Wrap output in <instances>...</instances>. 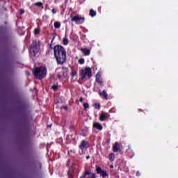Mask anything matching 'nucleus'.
I'll list each match as a JSON object with an SVG mask.
<instances>
[{
    "label": "nucleus",
    "instance_id": "nucleus-1",
    "mask_svg": "<svg viewBox=\"0 0 178 178\" xmlns=\"http://www.w3.org/2000/svg\"><path fill=\"white\" fill-rule=\"evenodd\" d=\"M54 56L58 65H63L66 62V51L62 46L54 47Z\"/></svg>",
    "mask_w": 178,
    "mask_h": 178
},
{
    "label": "nucleus",
    "instance_id": "nucleus-2",
    "mask_svg": "<svg viewBox=\"0 0 178 178\" xmlns=\"http://www.w3.org/2000/svg\"><path fill=\"white\" fill-rule=\"evenodd\" d=\"M33 72L35 79H39V80L44 79L47 76V69L44 67H37Z\"/></svg>",
    "mask_w": 178,
    "mask_h": 178
},
{
    "label": "nucleus",
    "instance_id": "nucleus-3",
    "mask_svg": "<svg viewBox=\"0 0 178 178\" xmlns=\"http://www.w3.org/2000/svg\"><path fill=\"white\" fill-rule=\"evenodd\" d=\"M38 52H40V45L38 44L37 42H34L33 43L31 54L35 56V54H38Z\"/></svg>",
    "mask_w": 178,
    "mask_h": 178
},
{
    "label": "nucleus",
    "instance_id": "nucleus-4",
    "mask_svg": "<svg viewBox=\"0 0 178 178\" xmlns=\"http://www.w3.org/2000/svg\"><path fill=\"white\" fill-rule=\"evenodd\" d=\"M81 76L83 80H84L86 77L90 79V67H87L85 68V70H82L81 72Z\"/></svg>",
    "mask_w": 178,
    "mask_h": 178
},
{
    "label": "nucleus",
    "instance_id": "nucleus-5",
    "mask_svg": "<svg viewBox=\"0 0 178 178\" xmlns=\"http://www.w3.org/2000/svg\"><path fill=\"white\" fill-rule=\"evenodd\" d=\"M72 22H76L77 23V24H79V23H80V22H84V17H81L79 16H74L72 18Z\"/></svg>",
    "mask_w": 178,
    "mask_h": 178
},
{
    "label": "nucleus",
    "instance_id": "nucleus-6",
    "mask_svg": "<svg viewBox=\"0 0 178 178\" xmlns=\"http://www.w3.org/2000/svg\"><path fill=\"white\" fill-rule=\"evenodd\" d=\"M113 149L114 152H118V151H120V148L119 147V143L116 142L113 145Z\"/></svg>",
    "mask_w": 178,
    "mask_h": 178
},
{
    "label": "nucleus",
    "instance_id": "nucleus-7",
    "mask_svg": "<svg viewBox=\"0 0 178 178\" xmlns=\"http://www.w3.org/2000/svg\"><path fill=\"white\" fill-rule=\"evenodd\" d=\"M96 80L97 83H99V84H102L104 81H102V79H101V74L99 72L96 75Z\"/></svg>",
    "mask_w": 178,
    "mask_h": 178
},
{
    "label": "nucleus",
    "instance_id": "nucleus-8",
    "mask_svg": "<svg viewBox=\"0 0 178 178\" xmlns=\"http://www.w3.org/2000/svg\"><path fill=\"white\" fill-rule=\"evenodd\" d=\"M93 127H95V129H97V130H102V125H101V124L98 123V122H95L93 124Z\"/></svg>",
    "mask_w": 178,
    "mask_h": 178
},
{
    "label": "nucleus",
    "instance_id": "nucleus-9",
    "mask_svg": "<svg viewBox=\"0 0 178 178\" xmlns=\"http://www.w3.org/2000/svg\"><path fill=\"white\" fill-rule=\"evenodd\" d=\"M79 147L80 148H88V143L83 140Z\"/></svg>",
    "mask_w": 178,
    "mask_h": 178
},
{
    "label": "nucleus",
    "instance_id": "nucleus-10",
    "mask_svg": "<svg viewBox=\"0 0 178 178\" xmlns=\"http://www.w3.org/2000/svg\"><path fill=\"white\" fill-rule=\"evenodd\" d=\"M105 119H106V115H105V113H102V114L100 115L101 122H104V120H105Z\"/></svg>",
    "mask_w": 178,
    "mask_h": 178
},
{
    "label": "nucleus",
    "instance_id": "nucleus-11",
    "mask_svg": "<svg viewBox=\"0 0 178 178\" xmlns=\"http://www.w3.org/2000/svg\"><path fill=\"white\" fill-rule=\"evenodd\" d=\"M81 178H90V172L86 171L85 174Z\"/></svg>",
    "mask_w": 178,
    "mask_h": 178
},
{
    "label": "nucleus",
    "instance_id": "nucleus-12",
    "mask_svg": "<svg viewBox=\"0 0 178 178\" xmlns=\"http://www.w3.org/2000/svg\"><path fill=\"white\" fill-rule=\"evenodd\" d=\"M81 51L83 52L85 56L90 55V51L87 49H81Z\"/></svg>",
    "mask_w": 178,
    "mask_h": 178
},
{
    "label": "nucleus",
    "instance_id": "nucleus-13",
    "mask_svg": "<svg viewBox=\"0 0 178 178\" xmlns=\"http://www.w3.org/2000/svg\"><path fill=\"white\" fill-rule=\"evenodd\" d=\"M100 95H102L106 99H108V93H106V91L104 90L103 92H100Z\"/></svg>",
    "mask_w": 178,
    "mask_h": 178
},
{
    "label": "nucleus",
    "instance_id": "nucleus-14",
    "mask_svg": "<svg viewBox=\"0 0 178 178\" xmlns=\"http://www.w3.org/2000/svg\"><path fill=\"white\" fill-rule=\"evenodd\" d=\"M109 160L112 161H113L115 160V154L113 153L111 154L108 156Z\"/></svg>",
    "mask_w": 178,
    "mask_h": 178
},
{
    "label": "nucleus",
    "instance_id": "nucleus-15",
    "mask_svg": "<svg viewBox=\"0 0 178 178\" xmlns=\"http://www.w3.org/2000/svg\"><path fill=\"white\" fill-rule=\"evenodd\" d=\"M54 27H55V29H60V22H56L54 23Z\"/></svg>",
    "mask_w": 178,
    "mask_h": 178
},
{
    "label": "nucleus",
    "instance_id": "nucleus-16",
    "mask_svg": "<svg viewBox=\"0 0 178 178\" xmlns=\"http://www.w3.org/2000/svg\"><path fill=\"white\" fill-rule=\"evenodd\" d=\"M90 16L94 17V16H97V12L94 11V10H90Z\"/></svg>",
    "mask_w": 178,
    "mask_h": 178
},
{
    "label": "nucleus",
    "instance_id": "nucleus-17",
    "mask_svg": "<svg viewBox=\"0 0 178 178\" xmlns=\"http://www.w3.org/2000/svg\"><path fill=\"white\" fill-rule=\"evenodd\" d=\"M93 107L95 108V109H100L101 106L99 105V104H93Z\"/></svg>",
    "mask_w": 178,
    "mask_h": 178
},
{
    "label": "nucleus",
    "instance_id": "nucleus-18",
    "mask_svg": "<svg viewBox=\"0 0 178 178\" xmlns=\"http://www.w3.org/2000/svg\"><path fill=\"white\" fill-rule=\"evenodd\" d=\"M67 44H69V40H67V38H65L63 39V44L67 45Z\"/></svg>",
    "mask_w": 178,
    "mask_h": 178
},
{
    "label": "nucleus",
    "instance_id": "nucleus-19",
    "mask_svg": "<svg viewBox=\"0 0 178 178\" xmlns=\"http://www.w3.org/2000/svg\"><path fill=\"white\" fill-rule=\"evenodd\" d=\"M83 108L84 109H88V108H90V105L88 104V103H84L83 104Z\"/></svg>",
    "mask_w": 178,
    "mask_h": 178
},
{
    "label": "nucleus",
    "instance_id": "nucleus-20",
    "mask_svg": "<svg viewBox=\"0 0 178 178\" xmlns=\"http://www.w3.org/2000/svg\"><path fill=\"white\" fill-rule=\"evenodd\" d=\"M37 6H42V9H44V6H42V3L41 2H38V3H35V4Z\"/></svg>",
    "mask_w": 178,
    "mask_h": 178
},
{
    "label": "nucleus",
    "instance_id": "nucleus-21",
    "mask_svg": "<svg viewBox=\"0 0 178 178\" xmlns=\"http://www.w3.org/2000/svg\"><path fill=\"white\" fill-rule=\"evenodd\" d=\"M79 63H80L81 65L84 64V58H80L79 60Z\"/></svg>",
    "mask_w": 178,
    "mask_h": 178
},
{
    "label": "nucleus",
    "instance_id": "nucleus-22",
    "mask_svg": "<svg viewBox=\"0 0 178 178\" xmlns=\"http://www.w3.org/2000/svg\"><path fill=\"white\" fill-rule=\"evenodd\" d=\"M101 176H102V177H106L107 174H106V172L103 171V172H101Z\"/></svg>",
    "mask_w": 178,
    "mask_h": 178
},
{
    "label": "nucleus",
    "instance_id": "nucleus-23",
    "mask_svg": "<svg viewBox=\"0 0 178 178\" xmlns=\"http://www.w3.org/2000/svg\"><path fill=\"white\" fill-rule=\"evenodd\" d=\"M34 34H35V35L40 34V29H35L34 31Z\"/></svg>",
    "mask_w": 178,
    "mask_h": 178
},
{
    "label": "nucleus",
    "instance_id": "nucleus-24",
    "mask_svg": "<svg viewBox=\"0 0 178 178\" xmlns=\"http://www.w3.org/2000/svg\"><path fill=\"white\" fill-rule=\"evenodd\" d=\"M77 74V72L76 71H73L72 73H71V76L72 77H74V76H76Z\"/></svg>",
    "mask_w": 178,
    "mask_h": 178
},
{
    "label": "nucleus",
    "instance_id": "nucleus-25",
    "mask_svg": "<svg viewBox=\"0 0 178 178\" xmlns=\"http://www.w3.org/2000/svg\"><path fill=\"white\" fill-rule=\"evenodd\" d=\"M97 173H102V170L101 169V168H97Z\"/></svg>",
    "mask_w": 178,
    "mask_h": 178
},
{
    "label": "nucleus",
    "instance_id": "nucleus-26",
    "mask_svg": "<svg viewBox=\"0 0 178 178\" xmlns=\"http://www.w3.org/2000/svg\"><path fill=\"white\" fill-rule=\"evenodd\" d=\"M51 88H53L54 90H58V85H54Z\"/></svg>",
    "mask_w": 178,
    "mask_h": 178
},
{
    "label": "nucleus",
    "instance_id": "nucleus-27",
    "mask_svg": "<svg viewBox=\"0 0 178 178\" xmlns=\"http://www.w3.org/2000/svg\"><path fill=\"white\" fill-rule=\"evenodd\" d=\"M19 12H20V15H23V13H24V10L21 9V10H19Z\"/></svg>",
    "mask_w": 178,
    "mask_h": 178
},
{
    "label": "nucleus",
    "instance_id": "nucleus-28",
    "mask_svg": "<svg viewBox=\"0 0 178 178\" xmlns=\"http://www.w3.org/2000/svg\"><path fill=\"white\" fill-rule=\"evenodd\" d=\"M79 101H80V102H83L84 101V99H83V97H81V98L79 99Z\"/></svg>",
    "mask_w": 178,
    "mask_h": 178
},
{
    "label": "nucleus",
    "instance_id": "nucleus-29",
    "mask_svg": "<svg viewBox=\"0 0 178 178\" xmlns=\"http://www.w3.org/2000/svg\"><path fill=\"white\" fill-rule=\"evenodd\" d=\"M52 13H54V14L56 13V10H55L54 8L52 10Z\"/></svg>",
    "mask_w": 178,
    "mask_h": 178
},
{
    "label": "nucleus",
    "instance_id": "nucleus-30",
    "mask_svg": "<svg viewBox=\"0 0 178 178\" xmlns=\"http://www.w3.org/2000/svg\"><path fill=\"white\" fill-rule=\"evenodd\" d=\"M86 159H90V156H88L86 157Z\"/></svg>",
    "mask_w": 178,
    "mask_h": 178
},
{
    "label": "nucleus",
    "instance_id": "nucleus-31",
    "mask_svg": "<svg viewBox=\"0 0 178 178\" xmlns=\"http://www.w3.org/2000/svg\"><path fill=\"white\" fill-rule=\"evenodd\" d=\"M26 74H28V76H30V73L29 72H26Z\"/></svg>",
    "mask_w": 178,
    "mask_h": 178
},
{
    "label": "nucleus",
    "instance_id": "nucleus-32",
    "mask_svg": "<svg viewBox=\"0 0 178 178\" xmlns=\"http://www.w3.org/2000/svg\"><path fill=\"white\" fill-rule=\"evenodd\" d=\"M110 168H111V169H113V165H111L110 166Z\"/></svg>",
    "mask_w": 178,
    "mask_h": 178
},
{
    "label": "nucleus",
    "instance_id": "nucleus-33",
    "mask_svg": "<svg viewBox=\"0 0 178 178\" xmlns=\"http://www.w3.org/2000/svg\"><path fill=\"white\" fill-rule=\"evenodd\" d=\"M70 177H72V175H70V173H69Z\"/></svg>",
    "mask_w": 178,
    "mask_h": 178
},
{
    "label": "nucleus",
    "instance_id": "nucleus-34",
    "mask_svg": "<svg viewBox=\"0 0 178 178\" xmlns=\"http://www.w3.org/2000/svg\"><path fill=\"white\" fill-rule=\"evenodd\" d=\"M58 79H60V75H58Z\"/></svg>",
    "mask_w": 178,
    "mask_h": 178
},
{
    "label": "nucleus",
    "instance_id": "nucleus-35",
    "mask_svg": "<svg viewBox=\"0 0 178 178\" xmlns=\"http://www.w3.org/2000/svg\"><path fill=\"white\" fill-rule=\"evenodd\" d=\"M47 127H51V125H48Z\"/></svg>",
    "mask_w": 178,
    "mask_h": 178
},
{
    "label": "nucleus",
    "instance_id": "nucleus-36",
    "mask_svg": "<svg viewBox=\"0 0 178 178\" xmlns=\"http://www.w3.org/2000/svg\"><path fill=\"white\" fill-rule=\"evenodd\" d=\"M65 109H67V108L65 107Z\"/></svg>",
    "mask_w": 178,
    "mask_h": 178
}]
</instances>
